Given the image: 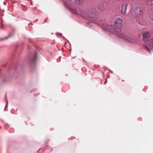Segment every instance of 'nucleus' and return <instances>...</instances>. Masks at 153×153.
<instances>
[{
  "mask_svg": "<svg viewBox=\"0 0 153 153\" xmlns=\"http://www.w3.org/2000/svg\"><path fill=\"white\" fill-rule=\"evenodd\" d=\"M122 24L123 20L122 19L120 18H117L114 21V25H108L104 24L102 25V27L104 30L108 32L109 33L111 36H113L115 35L118 37V35L116 33H117L116 32H117L118 30H119V33H123L120 29Z\"/></svg>",
  "mask_w": 153,
  "mask_h": 153,
  "instance_id": "nucleus-1",
  "label": "nucleus"
},
{
  "mask_svg": "<svg viewBox=\"0 0 153 153\" xmlns=\"http://www.w3.org/2000/svg\"><path fill=\"white\" fill-rule=\"evenodd\" d=\"M65 4L66 7L69 8L74 13L80 16H84L85 14V11L82 8H79L76 10L74 7L71 4L70 1H67Z\"/></svg>",
  "mask_w": 153,
  "mask_h": 153,
  "instance_id": "nucleus-2",
  "label": "nucleus"
},
{
  "mask_svg": "<svg viewBox=\"0 0 153 153\" xmlns=\"http://www.w3.org/2000/svg\"><path fill=\"white\" fill-rule=\"evenodd\" d=\"M117 31V32H116L117 33H116L118 35V37L120 38L126 40L131 43H134L136 42V39L134 37L126 34L123 33H120L119 32V30Z\"/></svg>",
  "mask_w": 153,
  "mask_h": 153,
  "instance_id": "nucleus-3",
  "label": "nucleus"
},
{
  "mask_svg": "<svg viewBox=\"0 0 153 153\" xmlns=\"http://www.w3.org/2000/svg\"><path fill=\"white\" fill-rule=\"evenodd\" d=\"M146 50L149 52L153 51V39L146 43L144 45Z\"/></svg>",
  "mask_w": 153,
  "mask_h": 153,
  "instance_id": "nucleus-4",
  "label": "nucleus"
},
{
  "mask_svg": "<svg viewBox=\"0 0 153 153\" xmlns=\"http://www.w3.org/2000/svg\"><path fill=\"white\" fill-rule=\"evenodd\" d=\"M86 14L88 17L91 19L94 18L95 16V11L93 9H88Z\"/></svg>",
  "mask_w": 153,
  "mask_h": 153,
  "instance_id": "nucleus-5",
  "label": "nucleus"
},
{
  "mask_svg": "<svg viewBox=\"0 0 153 153\" xmlns=\"http://www.w3.org/2000/svg\"><path fill=\"white\" fill-rule=\"evenodd\" d=\"M151 37L150 33L148 31H145L142 33L143 39L144 41H146L150 39Z\"/></svg>",
  "mask_w": 153,
  "mask_h": 153,
  "instance_id": "nucleus-6",
  "label": "nucleus"
},
{
  "mask_svg": "<svg viewBox=\"0 0 153 153\" xmlns=\"http://www.w3.org/2000/svg\"><path fill=\"white\" fill-rule=\"evenodd\" d=\"M134 12L136 16H140L143 13V10L141 8L138 7L134 10Z\"/></svg>",
  "mask_w": 153,
  "mask_h": 153,
  "instance_id": "nucleus-7",
  "label": "nucleus"
},
{
  "mask_svg": "<svg viewBox=\"0 0 153 153\" xmlns=\"http://www.w3.org/2000/svg\"><path fill=\"white\" fill-rule=\"evenodd\" d=\"M128 4L127 3L123 4L121 7V13L123 15H125L126 13V10Z\"/></svg>",
  "mask_w": 153,
  "mask_h": 153,
  "instance_id": "nucleus-8",
  "label": "nucleus"
},
{
  "mask_svg": "<svg viewBox=\"0 0 153 153\" xmlns=\"http://www.w3.org/2000/svg\"><path fill=\"white\" fill-rule=\"evenodd\" d=\"M97 8L99 10L102 11L104 10L105 8L104 5L102 4H101L98 6Z\"/></svg>",
  "mask_w": 153,
  "mask_h": 153,
  "instance_id": "nucleus-9",
  "label": "nucleus"
},
{
  "mask_svg": "<svg viewBox=\"0 0 153 153\" xmlns=\"http://www.w3.org/2000/svg\"><path fill=\"white\" fill-rule=\"evenodd\" d=\"M83 0H75V2L78 4H81L83 3Z\"/></svg>",
  "mask_w": 153,
  "mask_h": 153,
  "instance_id": "nucleus-10",
  "label": "nucleus"
},
{
  "mask_svg": "<svg viewBox=\"0 0 153 153\" xmlns=\"http://www.w3.org/2000/svg\"><path fill=\"white\" fill-rule=\"evenodd\" d=\"M151 20L153 21V14H152L150 16Z\"/></svg>",
  "mask_w": 153,
  "mask_h": 153,
  "instance_id": "nucleus-11",
  "label": "nucleus"
},
{
  "mask_svg": "<svg viewBox=\"0 0 153 153\" xmlns=\"http://www.w3.org/2000/svg\"><path fill=\"white\" fill-rule=\"evenodd\" d=\"M89 25H90V23L88 24Z\"/></svg>",
  "mask_w": 153,
  "mask_h": 153,
  "instance_id": "nucleus-12",
  "label": "nucleus"
}]
</instances>
